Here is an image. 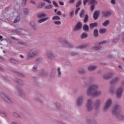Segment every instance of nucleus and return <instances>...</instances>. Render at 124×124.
Instances as JSON below:
<instances>
[{"label": "nucleus", "instance_id": "39", "mask_svg": "<svg viewBox=\"0 0 124 124\" xmlns=\"http://www.w3.org/2000/svg\"><path fill=\"white\" fill-rule=\"evenodd\" d=\"M54 24L55 25H61L62 24V22L60 21H54Z\"/></svg>", "mask_w": 124, "mask_h": 124}, {"label": "nucleus", "instance_id": "19", "mask_svg": "<svg viewBox=\"0 0 124 124\" xmlns=\"http://www.w3.org/2000/svg\"><path fill=\"white\" fill-rule=\"evenodd\" d=\"M47 20H49V17H46L42 19H40L38 20V23H43V22H45L46 21H47Z\"/></svg>", "mask_w": 124, "mask_h": 124}, {"label": "nucleus", "instance_id": "18", "mask_svg": "<svg viewBox=\"0 0 124 124\" xmlns=\"http://www.w3.org/2000/svg\"><path fill=\"white\" fill-rule=\"evenodd\" d=\"M0 95L3 98H4L6 101H10V100L9 99L8 97H7L4 94H0Z\"/></svg>", "mask_w": 124, "mask_h": 124}, {"label": "nucleus", "instance_id": "20", "mask_svg": "<svg viewBox=\"0 0 124 124\" xmlns=\"http://www.w3.org/2000/svg\"><path fill=\"white\" fill-rule=\"evenodd\" d=\"M84 16H85V10H82L80 12L79 16L80 18H83L84 17Z\"/></svg>", "mask_w": 124, "mask_h": 124}, {"label": "nucleus", "instance_id": "48", "mask_svg": "<svg viewBox=\"0 0 124 124\" xmlns=\"http://www.w3.org/2000/svg\"><path fill=\"white\" fill-rule=\"evenodd\" d=\"M69 2L70 3H74V2H75V0H70Z\"/></svg>", "mask_w": 124, "mask_h": 124}, {"label": "nucleus", "instance_id": "45", "mask_svg": "<svg viewBox=\"0 0 124 124\" xmlns=\"http://www.w3.org/2000/svg\"><path fill=\"white\" fill-rule=\"evenodd\" d=\"M43 0L44 1H46V2H47V3H49V4L52 3V2H51L50 0Z\"/></svg>", "mask_w": 124, "mask_h": 124}, {"label": "nucleus", "instance_id": "42", "mask_svg": "<svg viewBox=\"0 0 124 124\" xmlns=\"http://www.w3.org/2000/svg\"><path fill=\"white\" fill-rule=\"evenodd\" d=\"M90 0H84L83 1V4L84 5H86V4H87V2H88V1H89Z\"/></svg>", "mask_w": 124, "mask_h": 124}, {"label": "nucleus", "instance_id": "32", "mask_svg": "<svg viewBox=\"0 0 124 124\" xmlns=\"http://www.w3.org/2000/svg\"><path fill=\"white\" fill-rule=\"evenodd\" d=\"M88 19H89V16H88V15H85V17L84 18V23H87V22H88Z\"/></svg>", "mask_w": 124, "mask_h": 124}, {"label": "nucleus", "instance_id": "28", "mask_svg": "<svg viewBox=\"0 0 124 124\" xmlns=\"http://www.w3.org/2000/svg\"><path fill=\"white\" fill-rule=\"evenodd\" d=\"M52 20H61V17H60L59 16H54L53 17H52Z\"/></svg>", "mask_w": 124, "mask_h": 124}, {"label": "nucleus", "instance_id": "63", "mask_svg": "<svg viewBox=\"0 0 124 124\" xmlns=\"http://www.w3.org/2000/svg\"><path fill=\"white\" fill-rule=\"evenodd\" d=\"M78 11H76V12H75V15H77L78 14Z\"/></svg>", "mask_w": 124, "mask_h": 124}, {"label": "nucleus", "instance_id": "6", "mask_svg": "<svg viewBox=\"0 0 124 124\" xmlns=\"http://www.w3.org/2000/svg\"><path fill=\"white\" fill-rule=\"evenodd\" d=\"M87 108L89 112H91V111H92V110L93 109V105H92V100H88Z\"/></svg>", "mask_w": 124, "mask_h": 124}, {"label": "nucleus", "instance_id": "34", "mask_svg": "<svg viewBox=\"0 0 124 124\" xmlns=\"http://www.w3.org/2000/svg\"><path fill=\"white\" fill-rule=\"evenodd\" d=\"M96 104V108H98V107H99V105H100V101L99 100L97 101Z\"/></svg>", "mask_w": 124, "mask_h": 124}, {"label": "nucleus", "instance_id": "33", "mask_svg": "<svg viewBox=\"0 0 124 124\" xmlns=\"http://www.w3.org/2000/svg\"><path fill=\"white\" fill-rule=\"evenodd\" d=\"M43 6H45V3L43 2L39 4V6L38 7V8H42Z\"/></svg>", "mask_w": 124, "mask_h": 124}, {"label": "nucleus", "instance_id": "25", "mask_svg": "<svg viewBox=\"0 0 124 124\" xmlns=\"http://www.w3.org/2000/svg\"><path fill=\"white\" fill-rule=\"evenodd\" d=\"M94 36L95 37H97V36H98V31H97V29H95L94 31Z\"/></svg>", "mask_w": 124, "mask_h": 124}, {"label": "nucleus", "instance_id": "24", "mask_svg": "<svg viewBox=\"0 0 124 124\" xmlns=\"http://www.w3.org/2000/svg\"><path fill=\"white\" fill-rule=\"evenodd\" d=\"M109 23L110 21H109V20H106L104 22V23H103V26H104V27H107V26L109 25Z\"/></svg>", "mask_w": 124, "mask_h": 124}, {"label": "nucleus", "instance_id": "59", "mask_svg": "<svg viewBox=\"0 0 124 124\" xmlns=\"http://www.w3.org/2000/svg\"><path fill=\"white\" fill-rule=\"evenodd\" d=\"M81 9V8H78L76 10L77 11H78V12H79V10Z\"/></svg>", "mask_w": 124, "mask_h": 124}, {"label": "nucleus", "instance_id": "40", "mask_svg": "<svg viewBox=\"0 0 124 124\" xmlns=\"http://www.w3.org/2000/svg\"><path fill=\"white\" fill-rule=\"evenodd\" d=\"M18 44H20V45H23V46H27V43H26L19 42Z\"/></svg>", "mask_w": 124, "mask_h": 124}, {"label": "nucleus", "instance_id": "50", "mask_svg": "<svg viewBox=\"0 0 124 124\" xmlns=\"http://www.w3.org/2000/svg\"><path fill=\"white\" fill-rule=\"evenodd\" d=\"M114 90L113 89L110 88L109 90L110 93H114Z\"/></svg>", "mask_w": 124, "mask_h": 124}, {"label": "nucleus", "instance_id": "47", "mask_svg": "<svg viewBox=\"0 0 124 124\" xmlns=\"http://www.w3.org/2000/svg\"><path fill=\"white\" fill-rule=\"evenodd\" d=\"M106 43H107L106 41H104L102 42L99 43V45H100V44H105Z\"/></svg>", "mask_w": 124, "mask_h": 124}, {"label": "nucleus", "instance_id": "55", "mask_svg": "<svg viewBox=\"0 0 124 124\" xmlns=\"http://www.w3.org/2000/svg\"><path fill=\"white\" fill-rule=\"evenodd\" d=\"M111 2L112 3V4H115V3H116L115 0H111Z\"/></svg>", "mask_w": 124, "mask_h": 124}, {"label": "nucleus", "instance_id": "38", "mask_svg": "<svg viewBox=\"0 0 124 124\" xmlns=\"http://www.w3.org/2000/svg\"><path fill=\"white\" fill-rule=\"evenodd\" d=\"M53 7V6L51 5H49L48 6H46V9H51Z\"/></svg>", "mask_w": 124, "mask_h": 124}, {"label": "nucleus", "instance_id": "2", "mask_svg": "<svg viewBox=\"0 0 124 124\" xmlns=\"http://www.w3.org/2000/svg\"><path fill=\"white\" fill-rule=\"evenodd\" d=\"M60 41V43H61V44H62L64 47H66L67 48H72V45H70L69 43L66 41V40L63 39H61Z\"/></svg>", "mask_w": 124, "mask_h": 124}, {"label": "nucleus", "instance_id": "23", "mask_svg": "<svg viewBox=\"0 0 124 124\" xmlns=\"http://www.w3.org/2000/svg\"><path fill=\"white\" fill-rule=\"evenodd\" d=\"M88 46V45L85 44V45H82L81 46H78V49H83V48H86Z\"/></svg>", "mask_w": 124, "mask_h": 124}, {"label": "nucleus", "instance_id": "12", "mask_svg": "<svg viewBox=\"0 0 124 124\" xmlns=\"http://www.w3.org/2000/svg\"><path fill=\"white\" fill-rule=\"evenodd\" d=\"M117 82H119V78H115L110 82V85H115V84H116V83H117Z\"/></svg>", "mask_w": 124, "mask_h": 124}, {"label": "nucleus", "instance_id": "64", "mask_svg": "<svg viewBox=\"0 0 124 124\" xmlns=\"http://www.w3.org/2000/svg\"><path fill=\"white\" fill-rule=\"evenodd\" d=\"M11 38H12V39H13L14 40V39H16L15 37H11Z\"/></svg>", "mask_w": 124, "mask_h": 124}, {"label": "nucleus", "instance_id": "54", "mask_svg": "<svg viewBox=\"0 0 124 124\" xmlns=\"http://www.w3.org/2000/svg\"><path fill=\"white\" fill-rule=\"evenodd\" d=\"M59 4H60V5H64V3L63 2L60 1Z\"/></svg>", "mask_w": 124, "mask_h": 124}, {"label": "nucleus", "instance_id": "9", "mask_svg": "<svg viewBox=\"0 0 124 124\" xmlns=\"http://www.w3.org/2000/svg\"><path fill=\"white\" fill-rule=\"evenodd\" d=\"M82 103H83V97L80 96L78 99L77 105L78 106H80V105H82Z\"/></svg>", "mask_w": 124, "mask_h": 124}, {"label": "nucleus", "instance_id": "57", "mask_svg": "<svg viewBox=\"0 0 124 124\" xmlns=\"http://www.w3.org/2000/svg\"><path fill=\"white\" fill-rule=\"evenodd\" d=\"M71 55L72 56H75V55H77V53L73 52V53H72Z\"/></svg>", "mask_w": 124, "mask_h": 124}, {"label": "nucleus", "instance_id": "11", "mask_svg": "<svg viewBox=\"0 0 124 124\" xmlns=\"http://www.w3.org/2000/svg\"><path fill=\"white\" fill-rule=\"evenodd\" d=\"M82 28V23L78 22L76 26L74 31H77V30H80Z\"/></svg>", "mask_w": 124, "mask_h": 124}, {"label": "nucleus", "instance_id": "7", "mask_svg": "<svg viewBox=\"0 0 124 124\" xmlns=\"http://www.w3.org/2000/svg\"><path fill=\"white\" fill-rule=\"evenodd\" d=\"M97 2L95 0H92L90 1L89 4H91V11H93L94 9V6H95V4H96Z\"/></svg>", "mask_w": 124, "mask_h": 124}, {"label": "nucleus", "instance_id": "14", "mask_svg": "<svg viewBox=\"0 0 124 124\" xmlns=\"http://www.w3.org/2000/svg\"><path fill=\"white\" fill-rule=\"evenodd\" d=\"M103 15L105 17H108V16H110L111 15V12H103Z\"/></svg>", "mask_w": 124, "mask_h": 124}, {"label": "nucleus", "instance_id": "58", "mask_svg": "<svg viewBox=\"0 0 124 124\" xmlns=\"http://www.w3.org/2000/svg\"><path fill=\"white\" fill-rule=\"evenodd\" d=\"M81 9V8H78L76 10L77 11H78V12H79V10Z\"/></svg>", "mask_w": 124, "mask_h": 124}, {"label": "nucleus", "instance_id": "49", "mask_svg": "<svg viewBox=\"0 0 124 124\" xmlns=\"http://www.w3.org/2000/svg\"><path fill=\"white\" fill-rule=\"evenodd\" d=\"M70 15L71 17L74 15V12L73 11L70 13Z\"/></svg>", "mask_w": 124, "mask_h": 124}, {"label": "nucleus", "instance_id": "36", "mask_svg": "<svg viewBox=\"0 0 124 124\" xmlns=\"http://www.w3.org/2000/svg\"><path fill=\"white\" fill-rule=\"evenodd\" d=\"M78 73L79 74H83V73H85V70H83L82 69H80L78 70Z\"/></svg>", "mask_w": 124, "mask_h": 124}, {"label": "nucleus", "instance_id": "15", "mask_svg": "<svg viewBox=\"0 0 124 124\" xmlns=\"http://www.w3.org/2000/svg\"><path fill=\"white\" fill-rule=\"evenodd\" d=\"M112 77V74H107L104 76V79H109Z\"/></svg>", "mask_w": 124, "mask_h": 124}, {"label": "nucleus", "instance_id": "35", "mask_svg": "<svg viewBox=\"0 0 124 124\" xmlns=\"http://www.w3.org/2000/svg\"><path fill=\"white\" fill-rule=\"evenodd\" d=\"M82 4V2L81 1V0H79L78 1V3L76 5V7L78 8L80 6V5H81V4Z\"/></svg>", "mask_w": 124, "mask_h": 124}, {"label": "nucleus", "instance_id": "10", "mask_svg": "<svg viewBox=\"0 0 124 124\" xmlns=\"http://www.w3.org/2000/svg\"><path fill=\"white\" fill-rule=\"evenodd\" d=\"M123 94V88H120L116 92V94L118 97H120Z\"/></svg>", "mask_w": 124, "mask_h": 124}, {"label": "nucleus", "instance_id": "44", "mask_svg": "<svg viewBox=\"0 0 124 124\" xmlns=\"http://www.w3.org/2000/svg\"><path fill=\"white\" fill-rule=\"evenodd\" d=\"M26 3H27V0H23L22 4H24V5H26Z\"/></svg>", "mask_w": 124, "mask_h": 124}, {"label": "nucleus", "instance_id": "56", "mask_svg": "<svg viewBox=\"0 0 124 124\" xmlns=\"http://www.w3.org/2000/svg\"><path fill=\"white\" fill-rule=\"evenodd\" d=\"M0 41H3V39H2V36H0Z\"/></svg>", "mask_w": 124, "mask_h": 124}, {"label": "nucleus", "instance_id": "51", "mask_svg": "<svg viewBox=\"0 0 124 124\" xmlns=\"http://www.w3.org/2000/svg\"><path fill=\"white\" fill-rule=\"evenodd\" d=\"M31 26H32V27H33V28H35V25H34V24L33 22H31Z\"/></svg>", "mask_w": 124, "mask_h": 124}, {"label": "nucleus", "instance_id": "62", "mask_svg": "<svg viewBox=\"0 0 124 124\" xmlns=\"http://www.w3.org/2000/svg\"><path fill=\"white\" fill-rule=\"evenodd\" d=\"M31 3H33V4H35V2L33 1H31Z\"/></svg>", "mask_w": 124, "mask_h": 124}, {"label": "nucleus", "instance_id": "52", "mask_svg": "<svg viewBox=\"0 0 124 124\" xmlns=\"http://www.w3.org/2000/svg\"><path fill=\"white\" fill-rule=\"evenodd\" d=\"M14 116H15L16 118H18V117H19V115H18L17 113H14Z\"/></svg>", "mask_w": 124, "mask_h": 124}, {"label": "nucleus", "instance_id": "22", "mask_svg": "<svg viewBox=\"0 0 124 124\" xmlns=\"http://www.w3.org/2000/svg\"><path fill=\"white\" fill-rule=\"evenodd\" d=\"M85 31H89V26L87 25H84L83 28Z\"/></svg>", "mask_w": 124, "mask_h": 124}, {"label": "nucleus", "instance_id": "8", "mask_svg": "<svg viewBox=\"0 0 124 124\" xmlns=\"http://www.w3.org/2000/svg\"><path fill=\"white\" fill-rule=\"evenodd\" d=\"M99 15V12L98 11H95L93 16V18L94 20H97V19H98Z\"/></svg>", "mask_w": 124, "mask_h": 124}, {"label": "nucleus", "instance_id": "5", "mask_svg": "<svg viewBox=\"0 0 124 124\" xmlns=\"http://www.w3.org/2000/svg\"><path fill=\"white\" fill-rule=\"evenodd\" d=\"M111 104H112V100H111V99H108L105 105L104 110L106 111L107 110H108L110 108V106H111Z\"/></svg>", "mask_w": 124, "mask_h": 124}, {"label": "nucleus", "instance_id": "61", "mask_svg": "<svg viewBox=\"0 0 124 124\" xmlns=\"http://www.w3.org/2000/svg\"><path fill=\"white\" fill-rule=\"evenodd\" d=\"M33 68V70H35V69H36L37 68V67L34 66Z\"/></svg>", "mask_w": 124, "mask_h": 124}, {"label": "nucleus", "instance_id": "26", "mask_svg": "<svg viewBox=\"0 0 124 124\" xmlns=\"http://www.w3.org/2000/svg\"><path fill=\"white\" fill-rule=\"evenodd\" d=\"M45 16H46V14H41L38 15L37 17L38 18H44Z\"/></svg>", "mask_w": 124, "mask_h": 124}, {"label": "nucleus", "instance_id": "13", "mask_svg": "<svg viewBox=\"0 0 124 124\" xmlns=\"http://www.w3.org/2000/svg\"><path fill=\"white\" fill-rule=\"evenodd\" d=\"M46 56L49 58L50 60H53V59H54V55H53V54H52V52L50 51H48L47 52Z\"/></svg>", "mask_w": 124, "mask_h": 124}, {"label": "nucleus", "instance_id": "60", "mask_svg": "<svg viewBox=\"0 0 124 124\" xmlns=\"http://www.w3.org/2000/svg\"><path fill=\"white\" fill-rule=\"evenodd\" d=\"M3 59H2L1 57H0V62H3Z\"/></svg>", "mask_w": 124, "mask_h": 124}, {"label": "nucleus", "instance_id": "16", "mask_svg": "<svg viewBox=\"0 0 124 124\" xmlns=\"http://www.w3.org/2000/svg\"><path fill=\"white\" fill-rule=\"evenodd\" d=\"M98 24L97 23H91L90 25V27L91 29H93L94 27H97Z\"/></svg>", "mask_w": 124, "mask_h": 124}, {"label": "nucleus", "instance_id": "3", "mask_svg": "<svg viewBox=\"0 0 124 124\" xmlns=\"http://www.w3.org/2000/svg\"><path fill=\"white\" fill-rule=\"evenodd\" d=\"M37 49H33L31 50L28 53V58L31 59V58H33V57H35L36 55H37Z\"/></svg>", "mask_w": 124, "mask_h": 124}, {"label": "nucleus", "instance_id": "17", "mask_svg": "<svg viewBox=\"0 0 124 124\" xmlns=\"http://www.w3.org/2000/svg\"><path fill=\"white\" fill-rule=\"evenodd\" d=\"M95 69H96V66H90L88 67V70H92L93 71Z\"/></svg>", "mask_w": 124, "mask_h": 124}, {"label": "nucleus", "instance_id": "43", "mask_svg": "<svg viewBox=\"0 0 124 124\" xmlns=\"http://www.w3.org/2000/svg\"><path fill=\"white\" fill-rule=\"evenodd\" d=\"M24 12L25 13L26 15H28V9L25 8L24 9Z\"/></svg>", "mask_w": 124, "mask_h": 124}, {"label": "nucleus", "instance_id": "4", "mask_svg": "<svg viewBox=\"0 0 124 124\" xmlns=\"http://www.w3.org/2000/svg\"><path fill=\"white\" fill-rule=\"evenodd\" d=\"M120 111H121V107H120L119 105H116L114 107L112 113L113 115H117V114H119V113H120Z\"/></svg>", "mask_w": 124, "mask_h": 124}, {"label": "nucleus", "instance_id": "53", "mask_svg": "<svg viewBox=\"0 0 124 124\" xmlns=\"http://www.w3.org/2000/svg\"><path fill=\"white\" fill-rule=\"evenodd\" d=\"M53 4H54V5H55V6H58V4H57V2H56L55 1H53Z\"/></svg>", "mask_w": 124, "mask_h": 124}, {"label": "nucleus", "instance_id": "30", "mask_svg": "<svg viewBox=\"0 0 124 124\" xmlns=\"http://www.w3.org/2000/svg\"><path fill=\"white\" fill-rule=\"evenodd\" d=\"M100 33H105L106 32V29H102L99 30Z\"/></svg>", "mask_w": 124, "mask_h": 124}, {"label": "nucleus", "instance_id": "46", "mask_svg": "<svg viewBox=\"0 0 124 124\" xmlns=\"http://www.w3.org/2000/svg\"><path fill=\"white\" fill-rule=\"evenodd\" d=\"M56 14L57 15H59L60 16H61V15H62V12H61V11H58L57 12H56Z\"/></svg>", "mask_w": 124, "mask_h": 124}, {"label": "nucleus", "instance_id": "37", "mask_svg": "<svg viewBox=\"0 0 124 124\" xmlns=\"http://www.w3.org/2000/svg\"><path fill=\"white\" fill-rule=\"evenodd\" d=\"M57 70H58L59 76H60L61 77L62 76V73L61 72V68H58Z\"/></svg>", "mask_w": 124, "mask_h": 124}, {"label": "nucleus", "instance_id": "1", "mask_svg": "<svg viewBox=\"0 0 124 124\" xmlns=\"http://www.w3.org/2000/svg\"><path fill=\"white\" fill-rule=\"evenodd\" d=\"M98 87L96 85L91 86L88 89L87 91L88 95L91 96H98L101 94L100 91H96Z\"/></svg>", "mask_w": 124, "mask_h": 124}, {"label": "nucleus", "instance_id": "27", "mask_svg": "<svg viewBox=\"0 0 124 124\" xmlns=\"http://www.w3.org/2000/svg\"><path fill=\"white\" fill-rule=\"evenodd\" d=\"M20 20V16H18L16 19L14 21V23H18V22H19Z\"/></svg>", "mask_w": 124, "mask_h": 124}, {"label": "nucleus", "instance_id": "31", "mask_svg": "<svg viewBox=\"0 0 124 124\" xmlns=\"http://www.w3.org/2000/svg\"><path fill=\"white\" fill-rule=\"evenodd\" d=\"M10 62H13V63H18V61H17V60H15V59H10Z\"/></svg>", "mask_w": 124, "mask_h": 124}, {"label": "nucleus", "instance_id": "41", "mask_svg": "<svg viewBox=\"0 0 124 124\" xmlns=\"http://www.w3.org/2000/svg\"><path fill=\"white\" fill-rule=\"evenodd\" d=\"M99 49H100V46H96V47H95L94 48H93V50H95V51H97L98 50H99Z\"/></svg>", "mask_w": 124, "mask_h": 124}, {"label": "nucleus", "instance_id": "21", "mask_svg": "<svg viewBox=\"0 0 124 124\" xmlns=\"http://www.w3.org/2000/svg\"><path fill=\"white\" fill-rule=\"evenodd\" d=\"M81 37L82 39H84L85 38H87L88 37V34L86 33L85 32H83L81 36Z\"/></svg>", "mask_w": 124, "mask_h": 124}, {"label": "nucleus", "instance_id": "29", "mask_svg": "<svg viewBox=\"0 0 124 124\" xmlns=\"http://www.w3.org/2000/svg\"><path fill=\"white\" fill-rule=\"evenodd\" d=\"M12 32H13L14 33H17L18 32H21V30H20V29L13 30Z\"/></svg>", "mask_w": 124, "mask_h": 124}]
</instances>
